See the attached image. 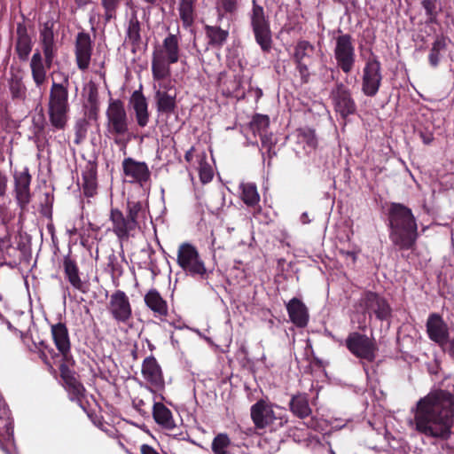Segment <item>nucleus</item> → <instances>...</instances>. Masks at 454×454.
<instances>
[{
    "mask_svg": "<svg viewBox=\"0 0 454 454\" xmlns=\"http://www.w3.org/2000/svg\"><path fill=\"white\" fill-rule=\"evenodd\" d=\"M145 302L153 312H168L167 301L161 297L160 293L154 289L150 290L145 295Z\"/></svg>",
    "mask_w": 454,
    "mask_h": 454,
    "instance_id": "cd10ccee",
    "label": "nucleus"
},
{
    "mask_svg": "<svg viewBox=\"0 0 454 454\" xmlns=\"http://www.w3.org/2000/svg\"><path fill=\"white\" fill-rule=\"evenodd\" d=\"M113 318L121 331L128 332L134 325L132 314H113Z\"/></svg>",
    "mask_w": 454,
    "mask_h": 454,
    "instance_id": "a18cd8bd",
    "label": "nucleus"
},
{
    "mask_svg": "<svg viewBox=\"0 0 454 454\" xmlns=\"http://www.w3.org/2000/svg\"><path fill=\"white\" fill-rule=\"evenodd\" d=\"M427 331L429 338L441 346L448 342L449 327L440 314H431L427 322Z\"/></svg>",
    "mask_w": 454,
    "mask_h": 454,
    "instance_id": "6ab92c4d",
    "label": "nucleus"
},
{
    "mask_svg": "<svg viewBox=\"0 0 454 454\" xmlns=\"http://www.w3.org/2000/svg\"><path fill=\"white\" fill-rule=\"evenodd\" d=\"M177 264L192 277L198 276L200 278H205L207 276L205 263L201 260L198 250L189 243H183L179 246Z\"/></svg>",
    "mask_w": 454,
    "mask_h": 454,
    "instance_id": "1a4fd4ad",
    "label": "nucleus"
},
{
    "mask_svg": "<svg viewBox=\"0 0 454 454\" xmlns=\"http://www.w3.org/2000/svg\"><path fill=\"white\" fill-rule=\"evenodd\" d=\"M360 309L366 312H386L388 305L378 294L368 292L360 300Z\"/></svg>",
    "mask_w": 454,
    "mask_h": 454,
    "instance_id": "a878e982",
    "label": "nucleus"
},
{
    "mask_svg": "<svg viewBox=\"0 0 454 454\" xmlns=\"http://www.w3.org/2000/svg\"><path fill=\"white\" fill-rule=\"evenodd\" d=\"M174 315L175 314L167 313L158 314L159 319L160 320V324H161L164 328H166L165 323H168L169 325H172L175 328H182L184 326V323L180 319L176 320L175 318H173Z\"/></svg>",
    "mask_w": 454,
    "mask_h": 454,
    "instance_id": "8fccbe9b",
    "label": "nucleus"
},
{
    "mask_svg": "<svg viewBox=\"0 0 454 454\" xmlns=\"http://www.w3.org/2000/svg\"><path fill=\"white\" fill-rule=\"evenodd\" d=\"M261 137L262 146V148L267 149V152L269 153V156L271 157V149L274 147V141L272 137V134L269 133L268 131L265 133H262L259 136Z\"/></svg>",
    "mask_w": 454,
    "mask_h": 454,
    "instance_id": "603ef678",
    "label": "nucleus"
},
{
    "mask_svg": "<svg viewBox=\"0 0 454 454\" xmlns=\"http://www.w3.org/2000/svg\"><path fill=\"white\" fill-rule=\"evenodd\" d=\"M39 356L43 361L44 364H50V362L48 360V355L45 353V350L42 349L41 348H40V355H39Z\"/></svg>",
    "mask_w": 454,
    "mask_h": 454,
    "instance_id": "052dcab7",
    "label": "nucleus"
},
{
    "mask_svg": "<svg viewBox=\"0 0 454 454\" xmlns=\"http://www.w3.org/2000/svg\"><path fill=\"white\" fill-rule=\"evenodd\" d=\"M9 90L13 99L24 100L26 98L27 88L18 75H13L10 79Z\"/></svg>",
    "mask_w": 454,
    "mask_h": 454,
    "instance_id": "ea45409f",
    "label": "nucleus"
},
{
    "mask_svg": "<svg viewBox=\"0 0 454 454\" xmlns=\"http://www.w3.org/2000/svg\"><path fill=\"white\" fill-rule=\"evenodd\" d=\"M31 175L27 170L14 175V193L19 207L25 209L31 200Z\"/></svg>",
    "mask_w": 454,
    "mask_h": 454,
    "instance_id": "dca6fc26",
    "label": "nucleus"
},
{
    "mask_svg": "<svg viewBox=\"0 0 454 454\" xmlns=\"http://www.w3.org/2000/svg\"><path fill=\"white\" fill-rule=\"evenodd\" d=\"M250 23L256 43L262 51L268 52L272 47V36L269 18L265 15L263 7L253 1L250 12Z\"/></svg>",
    "mask_w": 454,
    "mask_h": 454,
    "instance_id": "6e6552de",
    "label": "nucleus"
},
{
    "mask_svg": "<svg viewBox=\"0 0 454 454\" xmlns=\"http://www.w3.org/2000/svg\"><path fill=\"white\" fill-rule=\"evenodd\" d=\"M67 232L70 236H74L77 233V229L75 227H73L72 229L68 230Z\"/></svg>",
    "mask_w": 454,
    "mask_h": 454,
    "instance_id": "774afa93",
    "label": "nucleus"
},
{
    "mask_svg": "<svg viewBox=\"0 0 454 454\" xmlns=\"http://www.w3.org/2000/svg\"><path fill=\"white\" fill-rule=\"evenodd\" d=\"M241 189V199L243 202L249 206L254 207L258 204L260 196L257 192V187L253 183H242L240 184Z\"/></svg>",
    "mask_w": 454,
    "mask_h": 454,
    "instance_id": "72a5a7b5",
    "label": "nucleus"
},
{
    "mask_svg": "<svg viewBox=\"0 0 454 454\" xmlns=\"http://www.w3.org/2000/svg\"><path fill=\"white\" fill-rule=\"evenodd\" d=\"M314 52V46L307 41H300L294 49V61L295 63L300 62H309L311 56Z\"/></svg>",
    "mask_w": 454,
    "mask_h": 454,
    "instance_id": "4c0bfd02",
    "label": "nucleus"
},
{
    "mask_svg": "<svg viewBox=\"0 0 454 454\" xmlns=\"http://www.w3.org/2000/svg\"><path fill=\"white\" fill-rule=\"evenodd\" d=\"M130 104L135 111L136 120L139 127H145L149 121L148 105L146 98L139 90H135L130 97Z\"/></svg>",
    "mask_w": 454,
    "mask_h": 454,
    "instance_id": "b1692460",
    "label": "nucleus"
},
{
    "mask_svg": "<svg viewBox=\"0 0 454 454\" xmlns=\"http://www.w3.org/2000/svg\"><path fill=\"white\" fill-rule=\"evenodd\" d=\"M333 51L337 66L345 74L350 73L356 61L355 47L351 35L348 34L338 35L335 38Z\"/></svg>",
    "mask_w": 454,
    "mask_h": 454,
    "instance_id": "9d476101",
    "label": "nucleus"
},
{
    "mask_svg": "<svg viewBox=\"0 0 454 454\" xmlns=\"http://www.w3.org/2000/svg\"><path fill=\"white\" fill-rule=\"evenodd\" d=\"M309 62L296 63L297 70L299 71L301 78L304 82H307L309 77Z\"/></svg>",
    "mask_w": 454,
    "mask_h": 454,
    "instance_id": "864d4df0",
    "label": "nucleus"
},
{
    "mask_svg": "<svg viewBox=\"0 0 454 454\" xmlns=\"http://www.w3.org/2000/svg\"><path fill=\"white\" fill-rule=\"evenodd\" d=\"M11 247V240L8 235L0 237V250L8 249Z\"/></svg>",
    "mask_w": 454,
    "mask_h": 454,
    "instance_id": "6e6d98bb",
    "label": "nucleus"
},
{
    "mask_svg": "<svg viewBox=\"0 0 454 454\" xmlns=\"http://www.w3.org/2000/svg\"><path fill=\"white\" fill-rule=\"evenodd\" d=\"M107 131L114 142L123 147L127 141L123 137L129 133V121L123 103L121 100H112L106 110Z\"/></svg>",
    "mask_w": 454,
    "mask_h": 454,
    "instance_id": "0eeeda50",
    "label": "nucleus"
},
{
    "mask_svg": "<svg viewBox=\"0 0 454 454\" xmlns=\"http://www.w3.org/2000/svg\"><path fill=\"white\" fill-rule=\"evenodd\" d=\"M15 51L21 61H26L31 53L33 41L24 23L17 24Z\"/></svg>",
    "mask_w": 454,
    "mask_h": 454,
    "instance_id": "4be33fe9",
    "label": "nucleus"
},
{
    "mask_svg": "<svg viewBox=\"0 0 454 454\" xmlns=\"http://www.w3.org/2000/svg\"><path fill=\"white\" fill-rule=\"evenodd\" d=\"M83 191L86 196H93L97 191V171L95 168L89 167L82 173Z\"/></svg>",
    "mask_w": 454,
    "mask_h": 454,
    "instance_id": "e433bc0d",
    "label": "nucleus"
},
{
    "mask_svg": "<svg viewBox=\"0 0 454 454\" xmlns=\"http://www.w3.org/2000/svg\"><path fill=\"white\" fill-rule=\"evenodd\" d=\"M41 345V348L42 349H44L45 350V353L48 355H50L51 357H54L55 356H57L56 352L54 351V349L51 347H49L48 345H46L43 341H42L40 343Z\"/></svg>",
    "mask_w": 454,
    "mask_h": 454,
    "instance_id": "13d9d810",
    "label": "nucleus"
},
{
    "mask_svg": "<svg viewBox=\"0 0 454 454\" xmlns=\"http://www.w3.org/2000/svg\"><path fill=\"white\" fill-rule=\"evenodd\" d=\"M239 8L238 0H217L216 10L218 12V19L222 20L225 13H234Z\"/></svg>",
    "mask_w": 454,
    "mask_h": 454,
    "instance_id": "37998d69",
    "label": "nucleus"
},
{
    "mask_svg": "<svg viewBox=\"0 0 454 454\" xmlns=\"http://www.w3.org/2000/svg\"><path fill=\"white\" fill-rule=\"evenodd\" d=\"M111 312H130L128 296L122 291H117L110 298Z\"/></svg>",
    "mask_w": 454,
    "mask_h": 454,
    "instance_id": "c9c22d12",
    "label": "nucleus"
},
{
    "mask_svg": "<svg viewBox=\"0 0 454 454\" xmlns=\"http://www.w3.org/2000/svg\"><path fill=\"white\" fill-rule=\"evenodd\" d=\"M286 309L287 312H307L304 303L297 298H293L289 301L286 304Z\"/></svg>",
    "mask_w": 454,
    "mask_h": 454,
    "instance_id": "3c124183",
    "label": "nucleus"
},
{
    "mask_svg": "<svg viewBox=\"0 0 454 454\" xmlns=\"http://www.w3.org/2000/svg\"><path fill=\"white\" fill-rule=\"evenodd\" d=\"M92 54V41L90 35L80 32L76 35L74 44L75 61L78 68L85 71L89 68Z\"/></svg>",
    "mask_w": 454,
    "mask_h": 454,
    "instance_id": "2eb2a0df",
    "label": "nucleus"
},
{
    "mask_svg": "<svg viewBox=\"0 0 454 454\" xmlns=\"http://www.w3.org/2000/svg\"><path fill=\"white\" fill-rule=\"evenodd\" d=\"M421 5L427 16V22L434 23L436 21L437 11L435 0H422Z\"/></svg>",
    "mask_w": 454,
    "mask_h": 454,
    "instance_id": "de8ad7c7",
    "label": "nucleus"
},
{
    "mask_svg": "<svg viewBox=\"0 0 454 454\" xmlns=\"http://www.w3.org/2000/svg\"><path fill=\"white\" fill-rule=\"evenodd\" d=\"M76 4L79 6V7H83L85 5H87L88 4H90V0H74Z\"/></svg>",
    "mask_w": 454,
    "mask_h": 454,
    "instance_id": "0e129e2a",
    "label": "nucleus"
},
{
    "mask_svg": "<svg viewBox=\"0 0 454 454\" xmlns=\"http://www.w3.org/2000/svg\"><path fill=\"white\" fill-rule=\"evenodd\" d=\"M127 37L133 45H137L141 41L140 23L136 15H133L129 21Z\"/></svg>",
    "mask_w": 454,
    "mask_h": 454,
    "instance_id": "79ce46f5",
    "label": "nucleus"
},
{
    "mask_svg": "<svg viewBox=\"0 0 454 454\" xmlns=\"http://www.w3.org/2000/svg\"><path fill=\"white\" fill-rule=\"evenodd\" d=\"M382 80L380 62L369 59L363 69L362 91L367 97H374L380 87Z\"/></svg>",
    "mask_w": 454,
    "mask_h": 454,
    "instance_id": "f8f14e48",
    "label": "nucleus"
},
{
    "mask_svg": "<svg viewBox=\"0 0 454 454\" xmlns=\"http://www.w3.org/2000/svg\"><path fill=\"white\" fill-rule=\"evenodd\" d=\"M346 347L355 356L373 362L376 357L377 347L372 340L365 334L353 332L346 339Z\"/></svg>",
    "mask_w": 454,
    "mask_h": 454,
    "instance_id": "9b49d317",
    "label": "nucleus"
},
{
    "mask_svg": "<svg viewBox=\"0 0 454 454\" xmlns=\"http://www.w3.org/2000/svg\"><path fill=\"white\" fill-rule=\"evenodd\" d=\"M110 221L112 223V231L121 240L128 239L132 232L136 231L132 221L128 216L124 215L123 213L117 209L113 208L110 212Z\"/></svg>",
    "mask_w": 454,
    "mask_h": 454,
    "instance_id": "f3484780",
    "label": "nucleus"
},
{
    "mask_svg": "<svg viewBox=\"0 0 454 454\" xmlns=\"http://www.w3.org/2000/svg\"><path fill=\"white\" fill-rule=\"evenodd\" d=\"M140 450L141 454H160L155 449L148 444H142Z\"/></svg>",
    "mask_w": 454,
    "mask_h": 454,
    "instance_id": "4d7b16f0",
    "label": "nucleus"
},
{
    "mask_svg": "<svg viewBox=\"0 0 454 454\" xmlns=\"http://www.w3.org/2000/svg\"><path fill=\"white\" fill-rule=\"evenodd\" d=\"M144 379L155 388L164 387V377L160 365L153 356H147L142 364Z\"/></svg>",
    "mask_w": 454,
    "mask_h": 454,
    "instance_id": "a211bd4d",
    "label": "nucleus"
},
{
    "mask_svg": "<svg viewBox=\"0 0 454 454\" xmlns=\"http://www.w3.org/2000/svg\"><path fill=\"white\" fill-rule=\"evenodd\" d=\"M335 111L342 118L355 114L356 106L350 90L343 83H337L331 92Z\"/></svg>",
    "mask_w": 454,
    "mask_h": 454,
    "instance_id": "ddd939ff",
    "label": "nucleus"
},
{
    "mask_svg": "<svg viewBox=\"0 0 454 454\" xmlns=\"http://www.w3.org/2000/svg\"><path fill=\"white\" fill-rule=\"evenodd\" d=\"M127 216L132 221L136 228L139 227L140 221L145 217V208L142 202L129 200L126 207Z\"/></svg>",
    "mask_w": 454,
    "mask_h": 454,
    "instance_id": "c756f323",
    "label": "nucleus"
},
{
    "mask_svg": "<svg viewBox=\"0 0 454 454\" xmlns=\"http://www.w3.org/2000/svg\"><path fill=\"white\" fill-rule=\"evenodd\" d=\"M287 316L288 319L284 318V320L300 328L305 327L309 322V314H287Z\"/></svg>",
    "mask_w": 454,
    "mask_h": 454,
    "instance_id": "09e8293b",
    "label": "nucleus"
},
{
    "mask_svg": "<svg viewBox=\"0 0 454 454\" xmlns=\"http://www.w3.org/2000/svg\"><path fill=\"white\" fill-rule=\"evenodd\" d=\"M288 407L292 414L300 419H307L312 415L309 396V394L305 392H297L292 395Z\"/></svg>",
    "mask_w": 454,
    "mask_h": 454,
    "instance_id": "412c9836",
    "label": "nucleus"
},
{
    "mask_svg": "<svg viewBox=\"0 0 454 454\" xmlns=\"http://www.w3.org/2000/svg\"><path fill=\"white\" fill-rule=\"evenodd\" d=\"M415 430L436 443L448 441L454 425V395L439 389L420 398L413 411Z\"/></svg>",
    "mask_w": 454,
    "mask_h": 454,
    "instance_id": "f257e3e1",
    "label": "nucleus"
},
{
    "mask_svg": "<svg viewBox=\"0 0 454 454\" xmlns=\"http://www.w3.org/2000/svg\"><path fill=\"white\" fill-rule=\"evenodd\" d=\"M270 119L267 115L255 114L250 122V129L255 136H260L268 131Z\"/></svg>",
    "mask_w": 454,
    "mask_h": 454,
    "instance_id": "a19ab883",
    "label": "nucleus"
},
{
    "mask_svg": "<svg viewBox=\"0 0 454 454\" xmlns=\"http://www.w3.org/2000/svg\"><path fill=\"white\" fill-rule=\"evenodd\" d=\"M179 40L175 35H168L161 45L155 47L152 59V72L155 80H163L170 75V65L179 59Z\"/></svg>",
    "mask_w": 454,
    "mask_h": 454,
    "instance_id": "39448f33",
    "label": "nucleus"
},
{
    "mask_svg": "<svg viewBox=\"0 0 454 454\" xmlns=\"http://www.w3.org/2000/svg\"><path fill=\"white\" fill-rule=\"evenodd\" d=\"M122 169L125 178L129 183H138L143 185L150 179L151 172L145 162L126 158L122 161Z\"/></svg>",
    "mask_w": 454,
    "mask_h": 454,
    "instance_id": "4468645a",
    "label": "nucleus"
},
{
    "mask_svg": "<svg viewBox=\"0 0 454 454\" xmlns=\"http://www.w3.org/2000/svg\"><path fill=\"white\" fill-rule=\"evenodd\" d=\"M232 241L235 245H243L245 244V240L242 239V237L240 235L237 236V237H234L232 239Z\"/></svg>",
    "mask_w": 454,
    "mask_h": 454,
    "instance_id": "e2e57ef3",
    "label": "nucleus"
},
{
    "mask_svg": "<svg viewBox=\"0 0 454 454\" xmlns=\"http://www.w3.org/2000/svg\"><path fill=\"white\" fill-rule=\"evenodd\" d=\"M158 112L171 114L176 108V94L158 90L155 94Z\"/></svg>",
    "mask_w": 454,
    "mask_h": 454,
    "instance_id": "c85d7f7f",
    "label": "nucleus"
},
{
    "mask_svg": "<svg viewBox=\"0 0 454 454\" xmlns=\"http://www.w3.org/2000/svg\"><path fill=\"white\" fill-rule=\"evenodd\" d=\"M446 345H447L448 353L450 354V356L454 357V338L450 340H448Z\"/></svg>",
    "mask_w": 454,
    "mask_h": 454,
    "instance_id": "bf43d9fd",
    "label": "nucleus"
},
{
    "mask_svg": "<svg viewBox=\"0 0 454 454\" xmlns=\"http://www.w3.org/2000/svg\"><path fill=\"white\" fill-rule=\"evenodd\" d=\"M144 404H145L144 401H143V400H139L137 403H135V406H136V408H137L139 411H141L140 407H142V405H144Z\"/></svg>",
    "mask_w": 454,
    "mask_h": 454,
    "instance_id": "338daca9",
    "label": "nucleus"
},
{
    "mask_svg": "<svg viewBox=\"0 0 454 454\" xmlns=\"http://www.w3.org/2000/svg\"><path fill=\"white\" fill-rule=\"evenodd\" d=\"M119 4L120 0H101V4L105 10L104 18L106 22H109L115 18Z\"/></svg>",
    "mask_w": 454,
    "mask_h": 454,
    "instance_id": "49530a36",
    "label": "nucleus"
},
{
    "mask_svg": "<svg viewBox=\"0 0 454 454\" xmlns=\"http://www.w3.org/2000/svg\"><path fill=\"white\" fill-rule=\"evenodd\" d=\"M59 81L52 77L49 92L48 115L51 126L56 129H64L69 112V76L59 72Z\"/></svg>",
    "mask_w": 454,
    "mask_h": 454,
    "instance_id": "20e7f679",
    "label": "nucleus"
},
{
    "mask_svg": "<svg viewBox=\"0 0 454 454\" xmlns=\"http://www.w3.org/2000/svg\"><path fill=\"white\" fill-rule=\"evenodd\" d=\"M196 163L194 168L199 172L200 181L203 184L209 183L214 176V172L204 152L196 154Z\"/></svg>",
    "mask_w": 454,
    "mask_h": 454,
    "instance_id": "bb28decb",
    "label": "nucleus"
},
{
    "mask_svg": "<svg viewBox=\"0 0 454 454\" xmlns=\"http://www.w3.org/2000/svg\"><path fill=\"white\" fill-rule=\"evenodd\" d=\"M185 160L190 164L191 167L194 168L196 163V154H194V149L192 147L186 152L184 155Z\"/></svg>",
    "mask_w": 454,
    "mask_h": 454,
    "instance_id": "5fc2aeb1",
    "label": "nucleus"
},
{
    "mask_svg": "<svg viewBox=\"0 0 454 454\" xmlns=\"http://www.w3.org/2000/svg\"><path fill=\"white\" fill-rule=\"evenodd\" d=\"M64 271L69 283L74 288L80 289L82 284L79 276V270L74 261L69 257H66L64 260Z\"/></svg>",
    "mask_w": 454,
    "mask_h": 454,
    "instance_id": "473e14b6",
    "label": "nucleus"
},
{
    "mask_svg": "<svg viewBox=\"0 0 454 454\" xmlns=\"http://www.w3.org/2000/svg\"><path fill=\"white\" fill-rule=\"evenodd\" d=\"M310 218L308 215L307 212H304L302 213V215H301V222L303 223V224H306V223H310Z\"/></svg>",
    "mask_w": 454,
    "mask_h": 454,
    "instance_id": "680f3d73",
    "label": "nucleus"
},
{
    "mask_svg": "<svg viewBox=\"0 0 454 454\" xmlns=\"http://www.w3.org/2000/svg\"><path fill=\"white\" fill-rule=\"evenodd\" d=\"M232 442L227 433H218L211 442V450L214 454H230L229 449Z\"/></svg>",
    "mask_w": 454,
    "mask_h": 454,
    "instance_id": "f704fd0d",
    "label": "nucleus"
},
{
    "mask_svg": "<svg viewBox=\"0 0 454 454\" xmlns=\"http://www.w3.org/2000/svg\"><path fill=\"white\" fill-rule=\"evenodd\" d=\"M446 45V40L443 37H437L434 41L428 55L429 63L433 67H436L439 65L442 53L445 51Z\"/></svg>",
    "mask_w": 454,
    "mask_h": 454,
    "instance_id": "58836bf2",
    "label": "nucleus"
},
{
    "mask_svg": "<svg viewBox=\"0 0 454 454\" xmlns=\"http://www.w3.org/2000/svg\"><path fill=\"white\" fill-rule=\"evenodd\" d=\"M51 67L47 66L46 59H43V56L39 51H35L33 54L30 61V69L33 81L36 88L41 89L47 81V70Z\"/></svg>",
    "mask_w": 454,
    "mask_h": 454,
    "instance_id": "5701e85b",
    "label": "nucleus"
},
{
    "mask_svg": "<svg viewBox=\"0 0 454 454\" xmlns=\"http://www.w3.org/2000/svg\"><path fill=\"white\" fill-rule=\"evenodd\" d=\"M40 43L48 67H51L56 56L57 48L54 41L53 24L47 21L40 30Z\"/></svg>",
    "mask_w": 454,
    "mask_h": 454,
    "instance_id": "aec40b11",
    "label": "nucleus"
},
{
    "mask_svg": "<svg viewBox=\"0 0 454 454\" xmlns=\"http://www.w3.org/2000/svg\"><path fill=\"white\" fill-rule=\"evenodd\" d=\"M250 417L254 428L258 430L270 428L275 431L288 422V418L286 415H276L272 404L263 399L258 400L251 406Z\"/></svg>",
    "mask_w": 454,
    "mask_h": 454,
    "instance_id": "423d86ee",
    "label": "nucleus"
},
{
    "mask_svg": "<svg viewBox=\"0 0 454 454\" xmlns=\"http://www.w3.org/2000/svg\"><path fill=\"white\" fill-rule=\"evenodd\" d=\"M298 140L305 144L308 147L313 149L317 146V138L314 130L310 129H301L298 130Z\"/></svg>",
    "mask_w": 454,
    "mask_h": 454,
    "instance_id": "c03bdc74",
    "label": "nucleus"
},
{
    "mask_svg": "<svg viewBox=\"0 0 454 454\" xmlns=\"http://www.w3.org/2000/svg\"><path fill=\"white\" fill-rule=\"evenodd\" d=\"M5 190H6V184L4 183V184H0V194L1 195H4L5 193Z\"/></svg>",
    "mask_w": 454,
    "mask_h": 454,
    "instance_id": "69168bd1",
    "label": "nucleus"
},
{
    "mask_svg": "<svg viewBox=\"0 0 454 454\" xmlns=\"http://www.w3.org/2000/svg\"><path fill=\"white\" fill-rule=\"evenodd\" d=\"M153 417L155 422L166 430H173L176 427L171 411L162 403H154Z\"/></svg>",
    "mask_w": 454,
    "mask_h": 454,
    "instance_id": "393cba45",
    "label": "nucleus"
},
{
    "mask_svg": "<svg viewBox=\"0 0 454 454\" xmlns=\"http://www.w3.org/2000/svg\"><path fill=\"white\" fill-rule=\"evenodd\" d=\"M51 333L54 343L65 361V363L59 365V373L64 381V387L68 393L69 400L76 403L85 411L82 399L85 396L86 389L82 383L76 378L75 372L71 370L67 364L72 358L67 328L64 324L59 322V324L52 325Z\"/></svg>",
    "mask_w": 454,
    "mask_h": 454,
    "instance_id": "f03ea898",
    "label": "nucleus"
},
{
    "mask_svg": "<svg viewBox=\"0 0 454 454\" xmlns=\"http://www.w3.org/2000/svg\"><path fill=\"white\" fill-rule=\"evenodd\" d=\"M198 0H178L180 19L184 24L190 26L194 20L195 4Z\"/></svg>",
    "mask_w": 454,
    "mask_h": 454,
    "instance_id": "2f4dec72",
    "label": "nucleus"
},
{
    "mask_svg": "<svg viewBox=\"0 0 454 454\" xmlns=\"http://www.w3.org/2000/svg\"><path fill=\"white\" fill-rule=\"evenodd\" d=\"M390 239L400 249H410L418 238V226L411 210L400 203H392L388 214Z\"/></svg>",
    "mask_w": 454,
    "mask_h": 454,
    "instance_id": "7ed1b4c3",
    "label": "nucleus"
},
{
    "mask_svg": "<svg viewBox=\"0 0 454 454\" xmlns=\"http://www.w3.org/2000/svg\"><path fill=\"white\" fill-rule=\"evenodd\" d=\"M205 31L207 38L209 39V43L215 47H222L229 35L228 30L222 29L217 26L207 25L205 27Z\"/></svg>",
    "mask_w": 454,
    "mask_h": 454,
    "instance_id": "7c9ffc66",
    "label": "nucleus"
}]
</instances>
